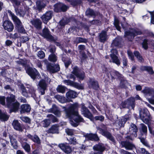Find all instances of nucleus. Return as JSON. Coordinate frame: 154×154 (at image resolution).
<instances>
[{"label":"nucleus","mask_w":154,"mask_h":154,"mask_svg":"<svg viewBox=\"0 0 154 154\" xmlns=\"http://www.w3.org/2000/svg\"><path fill=\"white\" fill-rule=\"evenodd\" d=\"M14 7L15 10L16 14L17 15H19L20 17H23L25 15L24 12L21 10L20 9H19L16 7L19 5H20V1L17 0H12Z\"/></svg>","instance_id":"423d86ee"},{"label":"nucleus","mask_w":154,"mask_h":154,"mask_svg":"<svg viewBox=\"0 0 154 154\" xmlns=\"http://www.w3.org/2000/svg\"><path fill=\"white\" fill-rule=\"evenodd\" d=\"M24 149L27 152H29L30 150V146L27 143H23L22 145Z\"/></svg>","instance_id":"c03bdc74"},{"label":"nucleus","mask_w":154,"mask_h":154,"mask_svg":"<svg viewBox=\"0 0 154 154\" xmlns=\"http://www.w3.org/2000/svg\"><path fill=\"white\" fill-rule=\"evenodd\" d=\"M58 146L63 152L66 154L70 153L72 151L71 149L70 146L65 144H59Z\"/></svg>","instance_id":"f8f14e48"},{"label":"nucleus","mask_w":154,"mask_h":154,"mask_svg":"<svg viewBox=\"0 0 154 154\" xmlns=\"http://www.w3.org/2000/svg\"><path fill=\"white\" fill-rule=\"evenodd\" d=\"M15 96L11 95L6 98V102L7 106L12 109V111L16 112L18 109L19 104L17 102H14Z\"/></svg>","instance_id":"f03ea898"},{"label":"nucleus","mask_w":154,"mask_h":154,"mask_svg":"<svg viewBox=\"0 0 154 154\" xmlns=\"http://www.w3.org/2000/svg\"><path fill=\"white\" fill-rule=\"evenodd\" d=\"M121 144L123 146L125 147L127 149H132L135 147L134 145L129 142L122 141L121 142Z\"/></svg>","instance_id":"4be33fe9"},{"label":"nucleus","mask_w":154,"mask_h":154,"mask_svg":"<svg viewBox=\"0 0 154 154\" xmlns=\"http://www.w3.org/2000/svg\"><path fill=\"white\" fill-rule=\"evenodd\" d=\"M110 57L112 60V62L115 63L117 65H119L120 64V62L118 57L115 55L113 54H110Z\"/></svg>","instance_id":"2f4dec72"},{"label":"nucleus","mask_w":154,"mask_h":154,"mask_svg":"<svg viewBox=\"0 0 154 154\" xmlns=\"http://www.w3.org/2000/svg\"><path fill=\"white\" fill-rule=\"evenodd\" d=\"M143 48L145 49L147 48L148 46L147 44V40H144L142 44Z\"/></svg>","instance_id":"bf43d9fd"},{"label":"nucleus","mask_w":154,"mask_h":154,"mask_svg":"<svg viewBox=\"0 0 154 154\" xmlns=\"http://www.w3.org/2000/svg\"><path fill=\"white\" fill-rule=\"evenodd\" d=\"M78 68L77 67H74L73 68L72 73L80 79L83 80L85 77V73L84 72L81 73H78Z\"/></svg>","instance_id":"6ab92c4d"},{"label":"nucleus","mask_w":154,"mask_h":154,"mask_svg":"<svg viewBox=\"0 0 154 154\" xmlns=\"http://www.w3.org/2000/svg\"><path fill=\"white\" fill-rule=\"evenodd\" d=\"M141 34L140 31H137L135 30H132L129 32H125V36L130 35L134 38V36L137 35H140Z\"/></svg>","instance_id":"5701e85b"},{"label":"nucleus","mask_w":154,"mask_h":154,"mask_svg":"<svg viewBox=\"0 0 154 154\" xmlns=\"http://www.w3.org/2000/svg\"><path fill=\"white\" fill-rule=\"evenodd\" d=\"M121 40L120 37H118L116 38L113 41L112 43V46H117L120 44Z\"/></svg>","instance_id":"473e14b6"},{"label":"nucleus","mask_w":154,"mask_h":154,"mask_svg":"<svg viewBox=\"0 0 154 154\" xmlns=\"http://www.w3.org/2000/svg\"><path fill=\"white\" fill-rule=\"evenodd\" d=\"M9 15L11 17L14 23L16 24V26L22 24L20 20L10 10L8 11Z\"/></svg>","instance_id":"ddd939ff"},{"label":"nucleus","mask_w":154,"mask_h":154,"mask_svg":"<svg viewBox=\"0 0 154 154\" xmlns=\"http://www.w3.org/2000/svg\"><path fill=\"white\" fill-rule=\"evenodd\" d=\"M32 24L36 28L40 29L41 28L42 22L41 20L38 19L33 20L31 21Z\"/></svg>","instance_id":"bb28decb"},{"label":"nucleus","mask_w":154,"mask_h":154,"mask_svg":"<svg viewBox=\"0 0 154 154\" xmlns=\"http://www.w3.org/2000/svg\"><path fill=\"white\" fill-rule=\"evenodd\" d=\"M144 69L147 70L149 73L152 74L154 72L151 67L149 66H145L144 67Z\"/></svg>","instance_id":"5fc2aeb1"},{"label":"nucleus","mask_w":154,"mask_h":154,"mask_svg":"<svg viewBox=\"0 0 154 154\" xmlns=\"http://www.w3.org/2000/svg\"><path fill=\"white\" fill-rule=\"evenodd\" d=\"M5 97L3 96H0V103L3 105L5 104Z\"/></svg>","instance_id":"13d9d810"},{"label":"nucleus","mask_w":154,"mask_h":154,"mask_svg":"<svg viewBox=\"0 0 154 154\" xmlns=\"http://www.w3.org/2000/svg\"><path fill=\"white\" fill-rule=\"evenodd\" d=\"M57 91L60 93H64L65 91V88L64 87L59 85L57 88Z\"/></svg>","instance_id":"a18cd8bd"},{"label":"nucleus","mask_w":154,"mask_h":154,"mask_svg":"<svg viewBox=\"0 0 154 154\" xmlns=\"http://www.w3.org/2000/svg\"><path fill=\"white\" fill-rule=\"evenodd\" d=\"M152 91V89L148 87H145L142 92L145 94H150Z\"/></svg>","instance_id":"ea45409f"},{"label":"nucleus","mask_w":154,"mask_h":154,"mask_svg":"<svg viewBox=\"0 0 154 154\" xmlns=\"http://www.w3.org/2000/svg\"><path fill=\"white\" fill-rule=\"evenodd\" d=\"M68 8V7L62 3H58L54 5V11L56 12L60 11H65Z\"/></svg>","instance_id":"6e6552de"},{"label":"nucleus","mask_w":154,"mask_h":154,"mask_svg":"<svg viewBox=\"0 0 154 154\" xmlns=\"http://www.w3.org/2000/svg\"><path fill=\"white\" fill-rule=\"evenodd\" d=\"M21 120L23 121L29 123L30 122V119L28 117L26 116H22L20 117Z\"/></svg>","instance_id":"4d7b16f0"},{"label":"nucleus","mask_w":154,"mask_h":154,"mask_svg":"<svg viewBox=\"0 0 154 154\" xmlns=\"http://www.w3.org/2000/svg\"><path fill=\"white\" fill-rule=\"evenodd\" d=\"M140 151L143 154H150L147 151H146V150L143 148H141L140 149Z\"/></svg>","instance_id":"e2e57ef3"},{"label":"nucleus","mask_w":154,"mask_h":154,"mask_svg":"<svg viewBox=\"0 0 154 154\" xmlns=\"http://www.w3.org/2000/svg\"><path fill=\"white\" fill-rule=\"evenodd\" d=\"M140 115L141 120L146 124H147L150 120L149 113L146 109H144L140 111Z\"/></svg>","instance_id":"20e7f679"},{"label":"nucleus","mask_w":154,"mask_h":154,"mask_svg":"<svg viewBox=\"0 0 154 154\" xmlns=\"http://www.w3.org/2000/svg\"><path fill=\"white\" fill-rule=\"evenodd\" d=\"M53 15V12L48 11L43 14L41 17V18L45 23H47L51 19Z\"/></svg>","instance_id":"0eeeda50"},{"label":"nucleus","mask_w":154,"mask_h":154,"mask_svg":"<svg viewBox=\"0 0 154 154\" xmlns=\"http://www.w3.org/2000/svg\"><path fill=\"white\" fill-rule=\"evenodd\" d=\"M37 55L40 59H41L45 57V54L43 51H40L38 52Z\"/></svg>","instance_id":"8fccbe9b"},{"label":"nucleus","mask_w":154,"mask_h":154,"mask_svg":"<svg viewBox=\"0 0 154 154\" xmlns=\"http://www.w3.org/2000/svg\"><path fill=\"white\" fill-rule=\"evenodd\" d=\"M149 129L150 133L152 135H154V128L149 126Z\"/></svg>","instance_id":"69168bd1"},{"label":"nucleus","mask_w":154,"mask_h":154,"mask_svg":"<svg viewBox=\"0 0 154 154\" xmlns=\"http://www.w3.org/2000/svg\"><path fill=\"white\" fill-rule=\"evenodd\" d=\"M48 111V112L53 113L58 117H60L61 115V112L55 105H53L52 108L49 109Z\"/></svg>","instance_id":"f3484780"},{"label":"nucleus","mask_w":154,"mask_h":154,"mask_svg":"<svg viewBox=\"0 0 154 154\" xmlns=\"http://www.w3.org/2000/svg\"><path fill=\"white\" fill-rule=\"evenodd\" d=\"M48 60L51 62H55L57 61V58L55 54H52L49 55Z\"/></svg>","instance_id":"4c0bfd02"},{"label":"nucleus","mask_w":154,"mask_h":154,"mask_svg":"<svg viewBox=\"0 0 154 154\" xmlns=\"http://www.w3.org/2000/svg\"><path fill=\"white\" fill-rule=\"evenodd\" d=\"M3 26L5 29L9 32L12 31L14 28L13 24L9 20L5 21L3 23Z\"/></svg>","instance_id":"1a4fd4ad"},{"label":"nucleus","mask_w":154,"mask_h":154,"mask_svg":"<svg viewBox=\"0 0 154 154\" xmlns=\"http://www.w3.org/2000/svg\"><path fill=\"white\" fill-rule=\"evenodd\" d=\"M127 53L129 59L132 60H134V57L132 52L130 51H128Z\"/></svg>","instance_id":"864d4df0"},{"label":"nucleus","mask_w":154,"mask_h":154,"mask_svg":"<svg viewBox=\"0 0 154 154\" xmlns=\"http://www.w3.org/2000/svg\"><path fill=\"white\" fill-rule=\"evenodd\" d=\"M137 129L136 125L134 124H131L129 127L128 131V134L131 135V136H128V138L131 140H132L133 137H136L137 136Z\"/></svg>","instance_id":"39448f33"},{"label":"nucleus","mask_w":154,"mask_h":154,"mask_svg":"<svg viewBox=\"0 0 154 154\" xmlns=\"http://www.w3.org/2000/svg\"><path fill=\"white\" fill-rule=\"evenodd\" d=\"M41 35L43 37L48 40L53 41L54 40L53 37L50 34L49 31L46 28H45L43 30Z\"/></svg>","instance_id":"9b49d317"},{"label":"nucleus","mask_w":154,"mask_h":154,"mask_svg":"<svg viewBox=\"0 0 154 154\" xmlns=\"http://www.w3.org/2000/svg\"><path fill=\"white\" fill-rule=\"evenodd\" d=\"M58 131V126L57 125H53L48 130V132L52 133H57Z\"/></svg>","instance_id":"7c9ffc66"},{"label":"nucleus","mask_w":154,"mask_h":154,"mask_svg":"<svg viewBox=\"0 0 154 154\" xmlns=\"http://www.w3.org/2000/svg\"><path fill=\"white\" fill-rule=\"evenodd\" d=\"M16 28L19 32L24 33L25 30L23 26L22 23L19 25L16 26Z\"/></svg>","instance_id":"e433bc0d"},{"label":"nucleus","mask_w":154,"mask_h":154,"mask_svg":"<svg viewBox=\"0 0 154 154\" xmlns=\"http://www.w3.org/2000/svg\"><path fill=\"white\" fill-rule=\"evenodd\" d=\"M141 126V131H143L144 133H146L147 132V127L143 124H140Z\"/></svg>","instance_id":"603ef678"},{"label":"nucleus","mask_w":154,"mask_h":154,"mask_svg":"<svg viewBox=\"0 0 154 154\" xmlns=\"http://www.w3.org/2000/svg\"><path fill=\"white\" fill-rule=\"evenodd\" d=\"M21 113H24L25 112H29L31 110V107L29 105H23L21 106Z\"/></svg>","instance_id":"cd10ccee"},{"label":"nucleus","mask_w":154,"mask_h":154,"mask_svg":"<svg viewBox=\"0 0 154 154\" xmlns=\"http://www.w3.org/2000/svg\"><path fill=\"white\" fill-rule=\"evenodd\" d=\"M27 72L28 74L33 79H35L36 77H38V76H39L38 75V71L35 69H34V70H32L29 69L27 70Z\"/></svg>","instance_id":"412c9836"},{"label":"nucleus","mask_w":154,"mask_h":154,"mask_svg":"<svg viewBox=\"0 0 154 154\" xmlns=\"http://www.w3.org/2000/svg\"><path fill=\"white\" fill-rule=\"evenodd\" d=\"M77 93L75 91L70 90L66 93V97L68 98H74L77 97Z\"/></svg>","instance_id":"a878e982"},{"label":"nucleus","mask_w":154,"mask_h":154,"mask_svg":"<svg viewBox=\"0 0 154 154\" xmlns=\"http://www.w3.org/2000/svg\"><path fill=\"white\" fill-rule=\"evenodd\" d=\"M151 23L153 24H154V13L151 12Z\"/></svg>","instance_id":"774afa93"},{"label":"nucleus","mask_w":154,"mask_h":154,"mask_svg":"<svg viewBox=\"0 0 154 154\" xmlns=\"http://www.w3.org/2000/svg\"><path fill=\"white\" fill-rule=\"evenodd\" d=\"M10 141L11 145L15 148H16L17 145V141L13 137L10 138Z\"/></svg>","instance_id":"a19ab883"},{"label":"nucleus","mask_w":154,"mask_h":154,"mask_svg":"<svg viewBox=\"0 0 154 154\" xmlns=\"http://www.w3.org/2000/svg\"><path fill=\"white\" fill-rule=\"evenodd\" d=\"M81 111L82 114L84 116L91 120H93V118L92 114L85 106H82Z\"/></svg>","instance_id":"9d476101"},{"label":"nucleus","mask_w":154,"mask_h":154,"mask_svg":"<svg viewBox=\"0 0 154 154\" xmlns=\"http://www.w3.org/2000/svg\"><path fill=\"white\" fill-rule=\"evenodd\" d=\"M21 89L23 91V95L25 97L28 96V92L31 94H34L35 92V90L33 87H31L29 89H28V90H27L23 86H22Z\"/></svg>","instance_id":"a211bd4d"},{"label":"nucleus","mask_w":154,"mask_h":154,"mask_svg":"<svg viewBox=\"0 0 154 154\" xmlns=\"http://www.w3.org/2000/svg\"><path fill=\"white\" fill-rule=\"evenodd\" d=\"M55 97L60 102L64 103L66 102V100L64 97L59 95H56Z\"/></svg>","instance_id":"72a5a7b5"},{"label":"nucleus","mask_w":154,"mask_h":154,"mask_svg":"<svg viewBox=\"0 0 154 154\" xmlns=\"http://www.w3.org/2000/svg\"><path fill=\"white\" fill-rule=\"evenodd\" d=\"M95 119L96 120H98L102 121L104 120V117L102 116H96L95 117Z\"/></svg>","instance_id":"052dcab7"},{"label":"nucleus","mask_w":154,"mask_h":154,"mask_svg":"<svg viewBox=\"0 0 154 154\" xmlns=\"http://www.w3.org/2000/svg\"><path fill=\"white\" fill-rule=\"evenodd\" d=\"M47 70L50 73H54L57 72L60 70V67L58 65H56L54 66L51 65H48L47 66Z\"/></svg>","instance_id":"2eb2a0df"},{"label":"nucleus","mask_w":154,"mask_h":154,"mask_svg":"<svg viewBox=\"0 0 154 154\" xmlns=\"http://www.w3.org/2000/svg\"><path fill=\"white\" fill-rule=\"evenodd\" d=\"M12 125L15 129L21 132L23 131V130L20 124L17 120L14 121L13 122Z\"/></svg>","instance_id":"393cba45"},{"label":"nucleus","mask_w":154,"mask_h":154,"mask_svg":"<svg viewBox=\"0 0 154 154\" xmlns=\"http://www.w3.org/2000/svg\"><path fill=\"white\" fill-rule=\"evenodd\" d=\"M42 74L43 79L39 82L38 88L42 90V91H41V94L42 95H43L45 94V91L47 86V83H49L51 80L48 78L46 75H44L43 73H42Z\"/></svg>","instance_id":"7ed1b4c3"},{"label":"nucleus","mask_w":154,"mask_h":154,"mask_svg":"<svg viewBox=\"0 0 154 154\" xmlns=\"http://www.w3.org/2000/svg\"><path fill=\"white\" fill-rule=\"evenodd\" d=\"M89 86L95 89H97L98 87V84L97 82L93 79H91L89 82Z\"/></svg>","instance_id":"c756f323"},{"label":"nucleus","mask_w":154,"mask_h":154,"mask_svg":"<svg viewBox=\"0 0 154 154\" xmlns=\"http://www.w3.org/2000/svg\"><path fill=\"white\" fill-rule=\"evenodd\" d=\"M63 82L68 85H70L78 89H82L83 86L78 83L74 82L69 80H65L63 81Z\"/></svg>","instance_id":"4468645a"},{"label":"nucleus","mask_w":154,"mask_h":154,"mask_svg":"<svg viewBox=\"0 0 154 154\" xmlns=\"http://www.w3.org/2000/svg\"><path fill=\"white\" fill-rule=\"evenodd\" d=\"M9 117L5 113H2L0 110V119L2 121H7Z\"/></svg>","instance_id":"c9c22d12"},{"label":"nucleus","mask_w":154,"mask_h":154,"mask_svg":"<svg viewBox=\"0 0 154 154\" xmlns=\"http://www.w3.org/2000/svg\"><path fill=\"white\" fill-rule=\"evenodd\" d=\"M47 116L48 118H49V119L50 121L51 120L53 122H57V119L52 114L48 115Z\"/></svg>","instance_id":"37998d69"},{"label":"nucleus","mask_w":154,"mask_h":154,"mask_svg":"<svg viewBox=\"0 0 154 154\" xmlns=\"http://www.w3.org/2000/svg\"><path fill=\"white\" fill-rule=\"evenodd\" d=\"M65 131L68 135H73L74 131L72 129L67 128L66 129Z\"/></svg>","instance_id":"6e6d98bb"},{"label":"nucleus","mask_w":154,"mask_h":154,"mask_svg":"<svg viewBox=\"0 0 154 154\" xmlns=\"http://www.w3.org/2000/svg\"><path fill=\"white\" fill-rule=\"evenodd\" d=\"M29 40V39L27 37H22L21 38V41L23 42H25Z\"/></svg>","instance_id":"338daca9"},{"label":"nucleus","mask_w":154,"mask_h":154,"mask_svg":"<svg viewBox=\"0 0 154 154\" xmlns=\"http://www.w3.org/2000/svg\"><path fill=\"white\" fill-rule=\"evenodd\" d=\"M114 25L116 29L119 31H120L121 27L119 25V21L117 19H115L114 22Z\"/></svg>","instance_id":"de8ad7c7"},{"label":"nucleus","mask_w":154,"mask_h":154,"mask_svg":"<svg viewBox=\"0 0 154 154\" xmlns=\"http://www.w3.org/2000/svg\"><path fill=\"white\" fill-rule=\"evenodd\" d=\"M94 150L98 151V153H95L94 154H102V152L104 150L105 148L103 145L102 144L96 145L93 147Z\"/></svg>","instance_id":"aec40b11"},{"label":"nucleus","mask_w":154,"mask_h":154,"mask_svg":"<svg viewBox=\"0 0 154 154\" xmlns=\"http://www.w3.org/2000/svg\"><path fill=\"white\" fill-rule=\"evenodd\" d=\"M86 139L91 140H98L99 139L98 137L96 134H86L85 135Z\"/></svg>","instance_id":"b1692460"},{"label":"nucleus","mask_w":154,"mask_h":154,"mask_svg":"<svg viewBox=\"0 0 154 154\" xmlns=\"http://www.w3.org/2000/svg\"><path fill=\"white\" fill-rule=\"evenodd\" d=\"M50 123V120L49 119H45L42 122L43 126L44 127H48Z\"/></svg>","instance_id":"79ce46f5"},{"label":"nucleus","mask_w":154,"mask_h":154,"mask_svg":"<svg viewBox=\"0 0 154 154\" xmlns=\"http://www.w3.org/2000/svg\"><path fill=\"white\" fill-rule=\"evenodd\" d=\"M97 129L99 131V132L102 135L109 139L112 141L113 142L114 141V138L112 136L111 134L109 133L103 131L102 129L100 128H98Z\"/></svg>","instance_id":"dca6fc26"},{"label":"nucleus","mask_w":154,"mask_h":154,"mask_svg":"<svg viewBox=\"0 0 154 154\" xmlns=\"http://www.w3.org/2000/svg\"><path fill=\"white\" fill-rule=\"evenodd\" d=\"M20 141L21 144L22 145L23 143H26V142L27 141V139L25 138L21 137L20 138Z\"/></svg>","instance_id":"0e129e2a"},{"label":"nucleus","mask_w":154,"mask_h":154,"mask_svg":"<svg viewBox=\"0 0 154 154\" xmlns=\"http://www.w3.org/2000/svg\"><path fill=\"white\" fill-rule=\"evenodd\" d=\"M68 140L71 144L75 145L77 143V140L76 138L74 137H72L70 138Z\"/></svg>","instance_id":"09e8293b"},{"label":"nucleus","mask_w":154,"mask_h":154,"mask_svg":"<svg viewBox=\"0 0 154 154\" xmlns=\"http://www.w3.org/2000/svg\"><path fill=\"white\" fill-rule=\"evenodd\" d=\"M33 137V140H32L38 143H40V140L37 136H35L34 137Z\"/></svg>","instance_id":"680f3d73"},{"label":"nucleus","mask_w":154,"mask_h":154,"mask_svg":"<svg viewBox=\"0 0 154 154\" xmlns=\"http://www.w3.org/2000/svg\"><path fill=\"white\" fill-rule=\"evenodd\" d=\"M36 4L39 10H41L43 8H44L45 6V4L43 2H42L40 1H37L36 2Z\"/></svg>","instance_id":"f704fd0d"},{"label":"nucleus","mask_w":154,"mask_h":154,"mask_svg":"<svg viewBox=\"0 0 154 154\" xmlns=\"http://www.w3.org/2000/svg\"><path fill=\"white\" fill-rule=\"evenodd\" d=\"M99 37V40L100 42H104L106 41L107 38L106 32L104 31H102L100 34Z\"/></svg>","instance_id":"c85d7f7f"},{"label":"nucleus","mask_w":154,"mask_h":154,"mask_svg":"<svg viewBox=\"0 0 154 154\" xmlns=\"http://www.w3.org/2000/svg\"><path fill=\"white\" fill-rule=\"evenodd\" d=\"M86 14L87 15H94L95 13L94 11L91 9H89L87 10L86 12Z\"/></svg>","instance_id":"3c124183"},{"label":"nucleus","mask_w":154,"mask_h":154,"mask_svg":"<svg viewBox=\"0 0 154 154\" xmlns=\"http://www.w3.org/2000/svg\"><path fill=\"white\" fill-rule=\"evenodd\" d=\"M75 41L77 43L86 42H87V40L82 38L77 37L76 38Z\"/></svg>","instance_id":"49530a36"},{"label":"nucleus","mask_w":154,"mask_h":154,"mask_svg":"<svg viewBox=\"0 0 154 154\" xmlns=\"http://www.w3.org/2000/svg\"><path fill=\"white\" fill-rule=\"evenodd\" d=\"M78 107L77 103L72 104L67 109H65V113L66 116L70 118V123L71 125L76 127L78 125V123L84 122V120L78 115L77 110Z\"/></svg>","instance_id":"f257e3e1"},{"label":"nucleus","mask_w":154,"mask_h":154,"mask_svg":"<svg viewBox=\"0 0 154 154\" xmlns=\"http://www.w3.org/2000/svg\"><path fill=\"white\" fill-rule=\"evenodd\" d=\"M134 54L140 62H142L143 61V58L138 52L137 51H134Z\"/></svg>","instance_id":"58836bf2"}]
</instances>
